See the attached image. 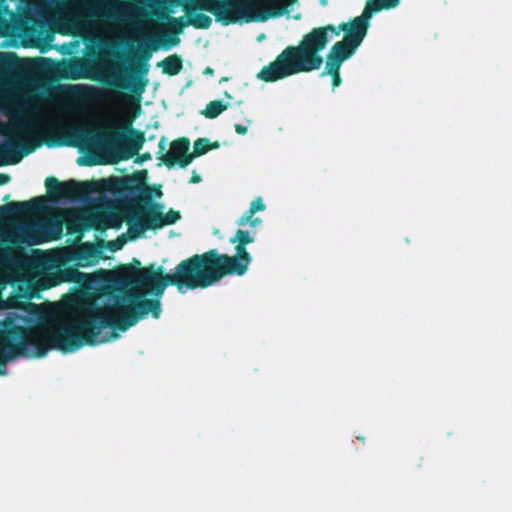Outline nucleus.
Here are the masks:
<instances>
[{
    "label": "nucleus",
    "instance_id": "f257e3e1",
    "mask_svg": "<svg viewBox=\"0 0 512 512\" xmlns=\"http://www.w3.org/2000/svg\"><path fill=\"white\" fill-rule=\"evenodd\" d=\"M106 282V287L117 293L113 295L114 303L99 306L88 302L69 322L42 319L39 305L27 303L29 316L26 317L31 321L25 324V330L36 358L44 357L52 349L69 353L85 345H95L104 328L124 332L149 314L158 319L162 313L161 298L168 286H175L180 293L193 290L187 259L171 274L164 273L163 266L155 263L138 270L122 265Z\"/></svg>",
    "mask_w": 512,
    "mask_h": 512
},
{
    "label": "nucleus",
    "instance_id": "f03ea898",
    "mask_svg": "<svg viewBox=\"0 0 512 512\" xmlns=\"http://www.w3.org/2000/svg\"><path fill=\"white\" fill-rule=\"evenodd\" d=\"M344 32L341 41L336 42L326 55V67L341 68L361 45L366 35L343 22L338 26L328 24L313 28L305 34L298 45L287 46L274 61L264 66L257 78L264 82H276L289 76L308 73L321 68L323 57L321 52L329 43V36H339Z\"/></svg>",
    "mask_w": 512,
    "mask_h": 512
},
{
    "label": "nucleus",
    "instance_id": "7ed1b4c3",
    "mask_svg": "<svg viewBox=\"0 0 512 512\" xmlns=\"http://www.w3.org/2000/svg\"><path fill=\"white\" fill-rule=\"evenodd\" d=\"M111 131H100L96 128L79 126L67 130V145L97 149L103 152H115L119 160H128L143 147L144 132L134 129L131 124L119 126L112 124Z\"/></svg>",
    "mask_w": 512,
    "mask_h": 512
},
{
    "label": "nucleus",
    "instance_id": "20e7f679",
    "mask_svg": "<svg viewBox=\"0 0 512 512\" xmlns=\"http://www.w3.org/2000/svg\"><path fill=\"white\" fill-rule=\"evenodd\" d=\"M235 244V255L219 253L217 249H210L187 258L193 290L211 287L226 276H243L247 273L252 262V255L247 250V245Z\"/></svg>",
    "mask_w": 512,
    "mask_h": 512
},
{
    "label": "nucleus",
    "instance_id": "39448f33",
    "mask_svg": "<svg viewBox=\"0 0 512 512\" xmlns=\"http://www.w3.org/2000/svg\"><path fill=\"white\" fill-rule=\"evenodd\" d=\"M134 178H124L117 181L116 189L120 193L135 194L143 193L139 199L131 198V213L127 218L129 230L135 236H140L147 230H157L168 225H173L180 220L179 211L170 209L167 213H163L164 205L150 201L149 187L139 180L135 184Z\"/></svg>",
    "mask_w": 512,
    "mask_h": 512
},
{
    "label": "nucleus",
    "instance_id": "423d86ee",
    "mask_svg": "<svg viewBox=\"0 0 512 512\" xmlns=\"http://www.w3.org/2000/svg\"><path fill=\"white\" fill-rule=\"evenodd\" d=\"M31 320L17 313H10L0 322V375H5L7 363L24 356L36 358L34 346L25 330Z\"/></svg>",
    "mask_w": 512,
    "mask_h": 512
},
{
    "label": "nucleus",
    "instance_id": "0eeeda50",
    "mask_svg": "<svg viewBox=\"0 0 512 512\" xmlns=\"http://www.w3.org/2000/svg\"><path fill=\"white\" fill-rule=\"evenodd\" d=\"M197 4L200 10L214 15L216 21L222 25L234 24L241 19L246 22H264L271 17H279L286 13L285 7L277 6L253 14L256 4L251 0H200Z\"/></svg>",
    "mask_w": 512,
    "mask_h": 512
},
{
    "label": "nucleus",
    "instance_id": "6e6552de",
    "mask_svg": "<svg viewBox=\"0 0 512 512\" xmlns=\"http://www.w3.org/2000/svg\"><path fill=\"white\" fill-rule=\"evenodd\" d=\"M47 199L44 196L33 197L28 201H14L2 209L6 210L14 217H27V219L18 226L17 239H7L10 243H22L29 245L40 244L45 241L44 232L46 224L37 217L47 211Z\"/></svg>",
    "mask_w": 512,
    "mask_h": 512
},
{
    "label": "nucleus",
    "instance_id": "1a4fd4ad",
    "mask_svg": "<svg viewBox=\"0 0 512 512\" xmlns=\"http://www.w3.org/2000/svg\"><path fill=\"white\" fill-rule=\"evenodd\" d=\"M61 5L78 16L113 22H125L134 16L146 15L141 9H132L116 0H61Z\"/></svg>",
    "mask_w": 512,
    "mask_h": 512
},
{
    "label": "nucleus",
    "instance_id": "9d476101",
    "mask_svg": "<svg viewBox=\"0 0 512 512\" xmlns=\"http://www.w3.org/2000/svg\"><path fill=\"white\" fill-rule=\"evenodd\" d=\"M31 130V123L20 119L5 126L0 132L9 139L0 144V166L13 165L21 161L24 155L35 150V146L22 140V136Z\"/></svg>",
    "mask_w": 512,
    "mask_h": 512
},
{
    "label": "nucleus",
    "instance_id": "9b49d317",
    "mask_svg": "<svg viewBox=\"0 0 512 512\" xmlns=\"http://www.w3.org/2000/svg\"><path fill=\"white\" fill-rule=\"evenodd\" d=\"M45 187L54 203L61 201L84 202L97 190L93 181L81 182L71 179L61 182L53 176L46 178Z\"/></svg>",
    "mask_w": 512,
    "mask_h": 512
},
{
    "label": "nucleus",
    "instance_id": "f8f14e48",
    "mask_svg": "<svg viewBox=\"0 0 512 512\" xmlns=\"http://www.w3.org/2000/svg\"><path fill=\"white\" fill-rule=\"evenodd\" d=\"M189 150L190 140L187 137H180L171 142L169 151L162 154L160 159L168 168H173L176 165L186 168L192 163Z\"/></svg>",
    "mask_w": 512,
    "mask_h": 512
},
{
    "label": "nucleus",
    "instance_id": "ddd939ff",
    "mask_svg": "<svg viewBox=\"0 0 512 512\" xmlns=\"http://www.w3.org/2000/svg\"><path fill=\"white\" fill-rule=\"evenodd\" d=\"M399 2L400 0H368L362 14L353 18L348 23L366 35L369 28V20L372 15L384 9L394 8Z\"/></svg>",
    "mask_w": 512,
    "mask_h": 512
},
{
    "label": "nucleus",
    "instance_id": "4468645a",
    "mask_svg": "<svg viewBox=\"0 0 512 512\" xmlns=\"http://www.w3.org/2000/svg\"><path fill=\"white\" fill-rule=\"evenodd\" d=\"M71 108L75 111H81L86 103L95 100L99 92L97 88L90 85H71L68 87Z\"/></svg>",
    "mask_w": 512,
    "mask_h": 512
},
{
    "label": "nucleus",
    "instance_id": "2eb2a0df",
    "mask_svg": "<svg viewBox=\"0 0 512 512\" xmlns=\"http://www.w3.org/2000/svg\"><path fill=\"white\" fill-rule=\"evenodd\" d=\"M88 63L83 58H72L62 64L61 77L70 80L88 78Z\"/></svg>",
    "mask_w": 512,
    "mask_h": 512
},
{
    "label": "nucleus",
    "instance_id": "dca6fc26",
    "mask_svg": "<svg viewBox=\"0 0 512 512\" xmlns=\"http://www.w3.org/2000/svg\"><path fill=\"white\" fill-rule=\"evenodd\" d=\"M101 250L93 243H81L73 252V259L80 266L96 264L101 257Z\"/></svg>",
    "mask_w": 512,
    "mask_h": 512
},
{
    "label": "nucleus",
    "instance_id": "f3484780",
    "mask_svg": "<svg viewBox=\"0 0 512 512\" xmlns=\"http://www.w3.org/2000/svg\"><path fill=\"white\" fill-rule=\"evenodd\" d=\"M266 209V205L263 202L262 197H257L250 204L249 209L236 221L238 226L250 225L255 228L262 223V220L259 217H255V213L259 211H264Z\"/></svg>",
    "mask_w": 512,
    "mask_h": 512
},
{
    "label": "nucleus",
    "instance_id": "a211bd4d",
    "mask_svg": "<svg viewBox=\"0 0 512 512\" xmlns=\"http://www.w3.org/2000/svg\"><path fill=\"white\" fill-rule=\"evenodd\" d=\"M158 66L162 67V71L164 74L174 76L181 72L183 68V62L179 55L172 54L164 58L161 62H159Z\"/></svg>",
    "mask_w": 512,
    "mask_h": 512
},
{
    "label": "nucleus",
    "instance_id": "6ab92c4d",
    "mask_svg": "<svg viewBox=\"0 0 512 512\" xmlns=\"http://www.w3.org/2000/svg\"><path fill=\"white\" fill-rule=\"evenodd\" d=\"M116 218L113 215H93L86 220L85 229L94 228L105 230L108 227H115Z\"/></svg>",
    "mask_w": 512,
    "mask_h": 512
},
{
    "label": "nucleus",
    "instance_id": "aec40b11",
    "mask_svg": "<svg viewBox=\"0 0 512 512\" xmlns=\"http://www.w3.org/2000/svg\"><path fill=\"white\" fill-rule=\"evenodd\" d=\"M219 147L220 143L217 141L210 142L208 138H198L197 140L194 141L193 144V151L191 152L192 161L195 158L200 157L211 150L218 149Z\"/></svg>",
    "mask_w": 512,
    "mask_h": 512
},
{
    "label": "nucleus",
    "instance_id": "412c9836",
    "mask_svg": "<svg viewBox=\"0 0 512 512\" xmlns=\"http://www.w3.org/2000/svg\"><path fill=\"white\" fill-rule=\"evenodd\" d=\"M17 261L14 247L0 244V270L11 268Z\"/></svg>",
    "mask_w": 512,
    "mask_h": 512
},
{
    "label": "nucleus",
    "instance_id": "4be33fe9",
    "mask_svg": "<svg viewBox=\"0 0 512 512\" xmlns=\"http://www.w3.org/2000/svg\"><path fill=\"white\" fill-rule=\"evenodd\" d=\"M228 105L223 104L220 100H214L207 104L203 114L208 119H214L218 117L223 111L227 109Z\"/></svg>",
    "mask_w": 512,
    "mask_h": 512
},
{
    "label": "nucleus",
    "instance_id": "5701e85b",
    "mask_svg": "<svg viewBox=\"0 0 512 512\" xmlns=\"http://www.w3.org/2000/svg\"><path fill=\"white\" fill-rule=\"evenodd\" d=\"M112 84L115 87L122 88V89H130L131 91H133L137 94H140L144 91L146 81H143V82L137 81V82H134L132 85H129L123 79H116Z\"/></svg>",
    "mask_w": 512,
    "mask_h": 512
},
{
    "label": "nucleus",
    "instance_id": "b1692460",
    "mask_svg": "<svg viewBox=\"0 0 512 512\" xmlns=\"http://www.w3.org/2000/svg\"><path fill=\"white\" fill-rule=\"evenodd\" d=\"M254 242V237L246 230L238 229L235 235L230 239V243H240L248 245Z\"/></svg>",
    "mask_w": 512,
    "mask_h": 512
},
{
    "label": "nucleus",
    "instance_id": "393cba45",
    "mask_svg": "<svg viewBox=\"0 0 512 512\" xmlns=\"http://www.w3.org/2000/svg\"><path fill=\"white\" fill-rule=\"evenodd\" d=\"M340 69L341 68H334V67H326L324 71L321 73V76L324 77L326 75H330L332 78V86L333 88H336L341 85L342 78L340 76Z\"/></svg>",
    "mask_w": 512,
    "mask_h": 512
},
{
    "label": "nucleus",
    "instance_id": "a878e982",
    "mask_svg": "<svg viewBox=\"0 0 512 512\" xmlns=\"http://www.w3.org/2000/svg\"><path fill=\"white\" fill-rule=\"evenodd\" d=\"M21 4L25 5L27 8L33 9L35 11H42L46 9L51 0H19Z\"/></svg>",
    "mask_w": 512,
    "mask_h": 512
},
{
    "label": "nucleus",
    "instance_id": "bb28decb",
    "mask_svg": "<svg viewBox=\"0 0 512 512\" xmlns=\"http://www.w3.org/2000/svg\"><path fill=\"white\" fill-rule=\"evenodd\" d=\"M151 159H152L151 154L149 152H146V153L138 155L137 162L138 163H143V162L149 161Z\"/></svg>",
    "mask_w": 512,
    "mask_h": 512
},
{
    "label": "nucleus",
    "instance_id": "cd10ccee",
    "mask_svg": "<svg viewBox=\"0 0 512 512\" xmlns=\"http://www.w3.org/2000/svg\"><path fill=\"white\" fill-rule=\"evenodd\" d=\"M235 131L239 135H245L247 133V127L241 124H235Z\"/></svg>",
    "mask_w": 512,
    "mask_h": 512
},
{
    "label": "nucleus",
    "instance_id": "c85d7f7f",
    "mask_svg": "<svg viewBox=\"0 0 512 512\" xmlns=\"http://www.w3.org/2000/svg\"><path fill=\"white\" fill-rule=\"evenodd\" d=\"M128 266H132V267H135L136 270L138 269H144L143 267H141V262L139 259L137 258H133L132 261L127 264Z\"/></svg>",
    "mask_w": 512,
    "mask_h": 512
},
{
    "label": "nucleus",
    "instance_id": "c756f323",
    "mask_svg": "<svg viewBox=\"0 0 512 512\" xmlns=\"http://www.w3.org/2000/svg\"><path fill=\"white\" fill-rule=\"evenodd\" d=\"M11 180V177L8 174L0 173V186L7 184Z\"/></svg>",
    "mask_w": 512,
    "mask_h": 512
},
{
    "label": "nucleus",
    "instance_id": "7c9ffc66",
    "mask_svg": "<svg viewBox=\"0 0 512 512\" xmlns=\"http://www.w3.org/2000/svg\"><path fill=\"white\" fill-rule=\"evenodd\" d=\"M201 181V176L194 172L190 179V183H199Z\"/></svg>",
    "mask_w": 512,
    "mask_h": 512
},
{
    "label": "nucleus",
    "instance_id": "2f4dec72",
    "mask_svg": "<svg viewBox=\"0 0 512 512\" xmlns=\"http://www.w3.org/2000/svg\"><path fill=\"white\" fill-rule=\"evenodd\" d=\"M111 250L115 251V250H118L121 248L122 246V243H117V242H111Z\"/></svg>",
    "mask_w": 512,
    "mask_h": 512
},
{
    "label": "nucleus",
    "instance_id": "473e14b6",
    "mask_svg": "<svg viewBox=\"0 0 512 512\" xmlns=\"http://www.w3.org/2000/svg\"><path fill=\"white\" fill-rule=\"evenodd\" d=\"M8 5L6 4V0H0V10L7 11Z\"/></svg>",
    "mask_w": 512,
    "mask_h": 512
},
{
    "label": "nucleus",
    "instance_id": "72a5a7b5",
    "mask_svg": "<svg viewBox=\"0 0 512 512\" xmlns=\"http://www.w3.org/2000/svg\"><path fill=\"white\" fill-rule=\"evenodd\" d=\"M142 57L145 61H148L151 57V52L150 51H144L143 54H142Z\"/></svg>",
    "mask_w": 512,
    "mask_h": 512
},
{
    "label": "nucleus",
    "instance_id": "f704fd0d",
    "mask_svg": "<svg viewBox=\"0 0 512 512\" xmlns=\"http://www.w3.org/2000/svg\"><path fill=\"white\" fill-rule=\"evenodd\" d=\"M204 74H206V75H213L214 74V70L211 67H207L204 70Z\"/></svg>",
    "mask_w": 512,
    "mask_h": 512
},
{
    "label": "nucleus",
    "instance_id": "c9c22d12",
    "mask_svg": "<svg viewBox=\"0 0 512 512\" xmlns=\"http://www.w3.org/2000/svg\"><path fill=\"white\" fill-rule=\"evenodd\" d=\"M164 137L161 139L160 143H159V148L161 151H163L165 149V144H164Z\"/></svg>",
    "mask_w": 512,
    "mask_h": 512
},
{
    "label": "nucleus",
    "instance_id": "e433bc0d",
    "mask_svg": "<svg viewBox=\"0 0 512 512\" xmlns=\"http://www.w3.org/2000/svg\"><path fill=\"white\" fill-rule=\"evenodd\" d=\"M267 3L272 6H276L279 3V0H267Z\"/></svg>",
    "mask_w": 512,
    "mask_h": 512
},
{
    "label": "nucleus",
    "instance_id": "4c0bfd02",
    "mask_svg": "<svg viewBox=\"0 0 512 512\" xmlns=\"http://www.w3.org/2000/svg\"><path fill=\"white\" fill-rule=\"evenodd\" d=\"M155 195H156L157 197H160V196L162 195V192H161L160 188H157V189L155 190Z\"/></svg>",
    "mask_w": 512,
    "mask_h": 512
},
{
    "label": "nucleus",
    "instance_id": "58836bf2",
    "mask_svg": "<svg viewBox=\"0 0 512 512\" xmlns=\"http://www.w3.org/2000/svg\"><path fill=\"white\" fill-rule=\"evenodd\" d=\"M77 162H78L80 165H82V164H84V163H85V162H84V159H83L82 157H79V158H78V160H77Z\"/></svg>",
    "mask_w": 512,
    "mask_h": 512
},
{
    "label": "nucleus",
    "instance_id": "ea45409f",
    "mask_svg": "<svg viewBox=\"0 0 512 512\" xmlns=\"http://www.w3.org/2000/svg\"><path fill=\"white\" fill-rule=\"evenodd\" d=\"M110 154H115L117 157H118V154L115 153V152H109ZM117 161H119V159L117 158V160H114V163H117Z\"/></svg>",
    "mask_w": 512,
    "mask_h": 512
},
{
    "label": "nucleus",
    "instance_id": "a19ab883",
    "mask_svg": "<svg viewBox=\"0 0 512 512\" xmlns=\"http://www.w3.org/2000/svg\"><path fill=\"white\" fill-rule=\"evenodd\" d=\"M10 197V195H6V197L4 198V200H8V198Z\"/></svg>",
    "mask_w": 512,
    "mask_h": 512
}]
</instances>
